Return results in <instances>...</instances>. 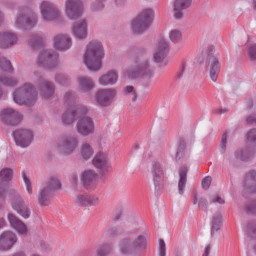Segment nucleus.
<instances>
[{
  "label": "nucleus",
  "mask_w": 256,
  "mask_h": 256,
  "mask_svg": "<svg viewBox=\"0 0 256 256\" xmlns=\"http://www.w3.org/2000/svg\"><path fill=\"white\" fill-rule=\"evenodd\" d=\"M246 186L251 192L256 193V172L252 171L248 172L246 177Z\"/></svg>",
  "instance_id": "473e14b6"
},
{
  "label": "nucleus",
  "mask_w": 256,
  "mask_h": 256,
  "mask_svg": "<svg viewBox=\"0 0 256 256\" xmlns=\"http://www.w3.org/2000/svg\"><path fill=\"white\" fill-rule=\"evenodd\" d=\"M249 56L252 60L256 59V44L252 45L248 50Z\"/></svg>",
  "instance_id": "6e6d98bb"
},
{
  "label": "nucleus",
  "mask_w": 256,
  "mask_h": 256,
  "mask_svg": "<svg viewBox=\"0 0 256 256\" xmlns=\"http://www.w3.org/2000/svg\"><path fill=\"white\" fill-rule=\"evenodd\" d=\"M98 174L93 170L84 171L82 175V180L84 187L87 189L95 188L98 181Z\"/></svg>",
  "instance_id": "bb28decb"
},
{
  "label": "nucleus",
  "mask_w": 256,
  "mask_h": 256,
  "mask_svg": "<svg viewBox=\"0 0 256 256\" xmlns=\"http://www.w3.org/2000/svg\"><path fill=\"white\" fill-rule=\"evenodd\" d=\"M212 202L213 203H218L220 204H224V200L220 196L216 195L214 198H212Z\"/></svg>",
  "instance_id": "bf43d9fd"
},
{
  "label": "nucleus",
  "mask_w": 256,
  "mask_h": 256,
  "mask_svg": "<svg viewBox=\"0 0 256 256\" xmlns=\"http://www.w3.org/2000/svg\"><path fill=\"white\" fill-rule=\"evenodd\" d=\"M254 104V100L252 98L249 100L248 102V106L249 108H252Z\"/></svg>",
  "instance_id": "69168bd1"
},
{
  "label": "nucleus",
  "mask_w": 256,
  "mask_h": 256,
  "mask_svg": "<svg viewBox=\"0 0 256 256\" xmlns=\"http://www.w3.org/2000/svg\"><path fill=\"white\" fill-rule=\"evenodd\" d=\"M77 132L82 136H87L94 132V124L92 118L84 116L80 118L76 123Z\"/></svg>",
  "instance_id": "a211bd4d"
},
{
  "label": "nucleus",
  "mask_w": 256,
  "mask_h": 256,
  "mask_svg": "<svg viewBox=\"0 0 256 256\" xmlns=\"http://www.w3.org/2000/svg\"><path fill=\"white\" fill-rule=\"evenodd\" d=\"M23 180L24 182V184L26 188V190L28 193L30 195L32 193V183L30 179L26 176V174L22 176Z\"/></svg>",
  "instance_id": "09e8293b"
},
{
  "label": "nucleus",
  "mask_w": 256,
  "mask_h": 256,
  "mask_svg": "<svg viewBox=\"0 0 256 256\" xmlns=\"http://www.w3.org/2000/svg\"><path fill=\"white\" fill-rule=\"evenodd\" d=\"M158 256H166L165 243L162 240H159Z\"/></svg>",
  "instance_id": "864d4df0"
},
{
  "label": "nucleus",
  "mask_w": 256,
  "mask_h": 256,
  "mask_svg": "<svg viewBox=\"0 0 256 256\" xmlns=\"http://www.w3.org/2000/svg\"><path fill=\"white\" fill-rule=\"evenodd\" d=\"M54 47L60 51H66L72 46V40L68 34H60L54 36L53 42Z\"/></svg>",
  "instance_id": "412c9836"
},
{
  "label": "nucleus",
  "mask_w": 256,
  "mask_h": 256,
  "mask_svg": "<svg viewBox=\"0 0 256 256\" xmlns=\"http://www.w3.org/2000/svg\"><path fill=\"white\" fill-rule=\"evenodd\" d=\"M74 203L78 206H93L98 202V198L92 195L86 194H78L74 198Z\"/></svg>",
  "instance_id": "4be33fe9"
},
{
  "label": "nucleus",
  "mask_w": 256,
  "mask_h": 256,
  "mask_svg": "<svg viewBox=\"0 0 256 256\" xmlns=\"http://www.w3.org/2000/svg\"><path fill=\"white\" fill-rule=\"evenodd\" d=\"M222 216L220 212H216L212 216L211 228V236H212L214 231L219 230L222 222Z\"/></svg>",
  "instance_id": "c9c22d12"
},
{
  "label": "nucleus",
  "mask_w": 256,
  "mask_h": 256,
  "mask_svg": "<svg viewBox=\"0 0 256 256\" xmlns=\"http://www.w3.org/2000/svg\"><path fill=\"white\" fill-rule=\"evenodd\" d=\"M92 164L98 170L102 176L106 174L111 168V164L108 161V154L102 152H99L94 156Z\"/></svg>",
  "instance_id": "dca6fc26"
},
{
  "label": "nucleus",
  "mask_w": 256,
  "mask_h": 256,
  "mask_svg": "<svg viewBox=\"0 0 256 256\" xmlns=\"http://www.w3.org/2000/svg\"><path fill=\"white\" fill-rule=\"evenodd\" d=\"M75 114L74 112L66 111L62 116V122L66 124H70L73 122L74 120Z\"/></svg>",
  "instance_id": "37998d69"
},
{
  "label": "nucleus",
  "mask_w": 256,
  "mask_h": 256,
  "mask_svg": "<svg viewBox=\"0 0 256 256\" xmlns=\"http://www.w3.org/2000/svg\"><path fill=\"white\" fill-rule=\"evenodd\" d=\"M55 80L56 82L62 85H66L69 82L68 76L62 74H57L56 76Z\"/></svg>",
  "instance_id": "49530a36"
},
{
  "label": "nucleus",
  "mask_w": 256,
  "mask_h": 256,
  "mask_svg": "<svg viewBox=\"0 0 256 256\" xmlns=\"http://www.w3.org/2000/svg\"><path fill=\"white\" fill-rule=\"evenodd\" d=\"M116 93V90L114 88L99 90L94 94V100L98 104L101 106H108L114 100Z\"/></svg>",
  "instance_id": "4468645a"
},
{
  "label": "nucleus",
  "mask_w": 256,
  "mask_h": 256,
  "mask_svg": "<svg viewBox=\"0 0 256 256\" xmlns=\"http://www.w3.org/2000/svg\"><path fill=\"white\" fill-rule=\"evenodd\" d=\"M80 153L83 159L88 160L92 155L94 150L90 144L84 143L80 147Z\"/></svg>",
  "instance_id": "e433bc0d"
},
{
  "label": "nucleus",
  "mask_w": 256,
  "mask_h": 256,
  "mask_svg": "<svg viewBox=\"0 0 256 256\" xmlns=\"http://www.w3.org/2000/svg\"><path fill=\"white\" fill-rule=\"evenodd\" d=\"M45 40V37L42 34H36L30 36L29 43L34 48H36L38 46L42 45Z\"/></svg>",
  "instance_id": "f704fd0d"
},
{
  "label": "nucleus",
  "mask_w": 256,
  "mask_h": 256,
  "mask_svg": "<svg viewBox=\"0 0 256 256\" xmlns=\"http://www.w3.org/2000/svg\"><path fill=\"white\" fill-rule=\"evenodd\" d=\"M18 40L17 36L11 32L0 33V47L8 48L15 44Z\"/></svg>",
  "instance_id": "c756f323"
},
{
  "label": "nucleus",
  "mask_w": 256,
  "mask_h": 256,
  "mask_svg": "<svg viewBox=\"0 0 256 256\" xmlns=\"http://www.w3.org/2000/svg\"><path fill=\"white\" fill-rule=\"evenodd\" d=\"M154 67L152 65L146 54L144 52L138 54L132 68H128L124 72L129 78L140 76L143 79H150L154 76Z\"/></svg>",
  "instance_id": "f03ea898"
},
{
  "label": "nucleus",
  "mask_w": 256,
  "mask_h": 256,
  "mask_svg": "<svg viewBox=\"0 0 256 256\" xmlns=\"http://www.w3.org/2000/svg\"><path fill=\"white\" fill-rule=\"evenodd\" d=\"M104 56L102 43L96 40L90 42L84 54V62L88 68L92 71L99 70L102 66V60Z\"/></svg>",
  "instance_id": "f257e3e1"
},
{
  "label": "nucleus",
  "mask_w": 256,
  "mask_h": 256,
  "mask_svg": "<svg viewBox=\"0 0 256 256\" xmlns=\"http://www.w3.org/2000/svg\"><path fill=\"white\" fill-rule=\"evenodd\" d=\"M207 200L205 199H201L199 202L200 206L202 207L203 210H205L207 206Z\"/></svg>",
  "instance_id": "680f3d73"
},
{
  "label": "nucleus",
  "mask_w": 256,
  "mask_h": 256,
  "mask_svg": "<svg viewBox=\"0 0 256 256\" xmlns=\"http://www.w3.org/2000/svg\"><path fill=\"white\" fill-rule=\"evenodd\" d=\"M13 174V170L10 168H4L0 170V199L4 198L7 188L6 184L12 179Z\"/></svg>",
  "instance_id": "5701e85b"
},
{
  "label": "nucleus",
  "mask_w": 256,
  "mask_h": 256,
  "mask_svg": "<svg viewBox=\"0 0 256 256\" xmlns=\"http://www.w3.org/2000/svg\"><path fill=\"white\" fill-rule=\"evenodd\" d=\"M106 0H95L94 3L92 4L91 8L93 10H97L103 8V2Z\"/></svg>",
  "instance_id": "3c124183"
},
{
  "label": "nucleus",
  "mask_w": 256,
  "mask_h": 256,
  "mask_svg": "<svg viewBox=\"0 0 256 256\" xmlns=\"http://www.w3.org/2000/svg\"><path fill=\"white\" fill-rule=\"evenodd\" d=\"M256 152V149L250 146L238 149L234 152L236 158L242 161H247L252 158Z\"/></svg>",
  "instance_id": "7c9ffc66"
},
{
  "label": "nucleus",
  "mask_w": 256,
  "mask_h": 256,
  "mask_svg": "<svg viewBox=\"0 0 256 256\" xmlns=\"http://www.w3.org/2000/svg\"><path fill=\"white\" fill-rule=\"evenodd\" d=\"M0 70L4 72H12V68L10 61L6 60L4 58L0 60Z\"/></svg>",
  "instance_id": "c03bdc74"
},
{
  "label": "nucleus",
  "mask_w": 256,
  "mask_h": 256,
  "mask_svg": "<svg viewBox=\"0 0 256 256\" xmlns=\"http://www.w3.org/2000/svg\"><path fill=\"white\" fill-rule=\"evenodd\" d=\"M7 218L11 228H14L17 232L22 235H26L28 230L25 224L14 214L8 212Z\"/></svg>",
  "instance_id": "393cba45"
},
{
  "label": "nucleus",
  "mask_w": 256,
  "mask_h": 256,
  "mask_svg": "<svg viewBox=\"0 0 256 256\" xmlns=\"http://www.w3.org/2000/svg\"><path fill=\"white\" fill-rule=\"evenodd\" d=\"M17 238L12 231L4 232L0 236V250H8L16 242Z\"/></svg>",
  "instance_id": "a878e982"
},
{
  "label": "nucleus",
  "mask_w": 256,
  "mask_h": 256,
  "mask_svg": "<svg viewBox=\"0 0 256 256\" xmlns=\"http://www.w3.org/2000/svg\"><path fill=\"white\" fill-rule=\"evenodd\" d=\"M32 78L38 84L40 94L42 98L48 99L53 96L54 92L53 84L44 80L43 75L40 72L34 71L32 76Z\"/></svg>",
  "instance_id": "9d476101"
},
{
  "label": "nucleus",
  "mask_w": 256,
  "mask_h": 256,
  "mask_svg": "<svg viewBox=\"0 0 256 256\" xmlns=\"http://www.w3.org/2000/svg\"><path fill=\"white\" fill-rule=\"evenodd\" d=\"M154 12L150 8L144 9L139 15L130 23V30L136 34H140L151 24L154 18Z\"/></svg>",
  "instance_id": "39448f33"
},
{
  "label": "nucleus",
  "mask_w": 256,
  "mask_h": 256,
  "mask_svg": "<svg viewBox=\"0 0 256 256\" xmlns=\"http://www.w3.org/2000/svg\"><path fill=\"white\" fill-rule=\"evenodd\" d=\"M72 33L77 39H86L88 34V24L86 21L84 20H80L75 22L72 26Z\"/></svg>",
  "instance_id": "b1692460"
},
{
  "label": "nucleus",
  "mask_w": 256,
  "mask_h": 256,
  "mask_svg": "<svg viewBox=\"0 0 256 256\" xmlns=\"http://www.w3.org/2000/svg\"><path fill=\"white\" fill-rule=\"evenodd\" d=\"M78 96L74 92L69 90L65 93L64 100L66 104L69 105L74 104Z\"/></svg>",
  "instance_id": "4c0bfd02"
},
{
  "label": "nucleus",
  "mask_w": 256,
  "mask_h": 256,
  "mask_svg": "<svg viewBox=\"0 0 256 256\" xmlns=\"http://www.w3.org/2000/svg\"><path fill=\"white\" fill-rule=\"evenodd\" d=\"M164 168L161 164L156 162L153 164L152 173L156 190H159L160 188V182L164 178Z\"/></svg>",
  "instance_id": "cd10ccee"
},
{
  "label": "nucleus",
  "mask_w": 256,
  "mask_h": 256,
  "mask_svg": "<svg viewBox=\"0 0 256 256\" xmlns=\"http://www.w3.org/2000/svg\"><path fill=\"white\" fill-rule=\"evenodd\" d=\"M1 118L6 124L14 126L20 122L22 116L18 112L11 108H8L2 112Z\"/></svg>",
  "instance_id": "aec40b11"
},
{
  "label": "nucleus",
  "mask_w": 256,
  "mask_h": 256,
  "mask_svg": "<svg viewBox=\"0 0 256 256\" xmlns=\"http://www.w3.org/2000/svg\"><path fill=\"white\" fill-rule=\"evenodd\" d=\"M78 145V139L74 136H64L60 138L57 144L60 153L64 155L72 154Z\"/></svg>",
  "instance_id": "ddd939ff"
},
{
  "label": "nucleus",
  "mask_w": 256,
  "mask_h": 256,
  "mask_svg": "<svg viewBox=\"0 0 256 256\" xmlns=\"http://www.w3.org/2000/svg\"><path fill=\"white\" fill-rule=\"evenodd\" d=\"M88 109L86 106L83 105H79L76 106L75 110H74V113L75 115L77 114H84L88 112Z\"/></svg>",
  "instance_id": "de8ad7c7"
},
{
  "label": "nucleus",
  "mask_w": 256,
  "mask_h": 256,
  "mask_svg": "<svg viewBox=\"0 0 256 256\" xmlns=\"http://www.w3.org/2000/svg\"><path fill=\"white\" fill-rule=\"evenodd\" d=\"M64 10L66 17L70 20L80 18L83 12V5L80 0H66Z\"/></svg>",
  "instance_id": "f8f14e48"
},
{
  "label": "nucleus",
  "mask_w": 256,
  "mask_h": 256,
  "mask_svg": "<svg viewBox=\"0 0 256 256\" xmlns=\"http://www.w3.org/2000/svg\"><path fill=\"white\" fill-rule=\"evenodd\" d=\"M72 182L74 184H76L78 180V178L76 176H74L72 177Z\"/></svg>",
  "instance_id": "338daca9"
},
{
  "label": "nucleus",
  "mask_w": 256,
  "mask_h": 256,
  "mask_svg": "<svg viewBox=\"0 0 256 256\" xmlns=\"http://www.w3.org/2000/svg\"><path fill=\"white\" fill-rule=\"evenodd\" d=\"M170 50L168 42L164 38L160 40L153 54V58L155 62H162Z\"/></svg>",
  "instance_id": "6ab92c4d"
},
{
  "label": "nucleus",
  "mask_w": 256,
  "mask_h": 256,
  "mask_svg": "<svg viewBox=\"0 0 256 256\" xmlns=\"http://www.w3.org/2000/svg\"><path fill=\"white\" fill-rule=\"evenodd\" d=\"M188 169L186 167L182 166L179 170L180 180L178 183V192L183 194L186 182V175Z\"/></svg>",
  "instance_id": "72a5a7b5"
},
{
  "label": "nucleus",
  "mask_w": 256,
  "mask_h": 256,
  "mask_svg": "<svg viewBox=\"0 0 256 256\" xmlns=\"http://www.w3.org/2000/svg\"><path fill=\"white\" fill-rule=\"evenodd\" d=\"M17 80L11 77L0 75V84L6 86H14L16 84Z\"/></svg>",
  "instance_id": "58836bf2"
},
{
  "label": "nucleus",
  "mask_w": 256,
  "mask_h": 256,
  "mask_svg": "<svg viewBox=\"0 0 256 256\" xmlns=\"http://www.w3.org/2000/svg\"><path fill=\"white\" fill-rule=\"evenodd\" d=\"M146 242V238L143 236L138 234L137 231H132L121 240L119 247L123 254L136 255L144 246Z\"/></svg>",
  "instance_id": "7ed1b4c3"
},
{
  "label": "nucleus",
  "mask_w": 256,
  "mask_h": 256,
  "mask_svg": "<svg viewBox=\"0 0 256 256\" xmlns=\"http://www.w3.org/2000/svg\"><path fill=\"white\" fill-rule=\"evenodd\" d=\"M78 89L82 92H88L94 87L92 80L86 76H80L77 78Z\"/></svg>",
  "instance_id": "2f4dec72"
},
{
  "label": "nucleus",
  "mask_w": 256,
  "mask_h": 256,
  "mask_svg": "<svg viewBox=\"0 0 256 256\" xmlns=\"http://www.w3.org/2000/svg\"><path fill=\"white\" fill-rule=\"evenodd\" d=\"M9 197L12 209L22 218H28L30 215V210L19 193L16 190H12L10 192Z\"/></svg>",
  "instance_id": "1a4fd4ad"
},
{
  "label": "nucleus",
  "mask_w": 256,
  "mask_h": 256,
  "mask_svg": "<svg viewBox=\"0 0 256 256\" xmlns=\"http://www.w3.org/2000/svg\"><path fill=\"white\" fill-rule=\"evenodd\" d=\"M60 188V180L57 178H51L46 186L40 190L38 196V201L41 206H48L52 192Z\"/></svg>",
  "instance_id": "6e6552de"
},
{
  "label": "nucleus",
  "mask_w": 256,
  "mask_h": 256,
  "mask_svg": "<svg viewBox=\"0 0 256 256\" xmlns=\"http://www.w3.org/2000/svg\"><path fill=\"white\" fill-rule=\"evenodd\" d=\"M58 54L51 50H44L39 54L36 60L38 66L52 69L58 64Z\"/></svg>",
  "instance_id": "9b49d317"
},
{
  "label": "nucleus",
  "mask_w": 256,
  "mask_h": 256,
  "mask_svg": "<svg viewBox=\"0 0 256 256\" xmlns=\"http://www.w3.org/2000/svg\"><path fill=\"white\" fill-rule=\"evenodd\" d=\"M125 92L127 94H129L130 92H132L133 97L132 98V100H135L136 98V96L134 92V88L132 86H126L124 88Z\"/></svg>",
  "instance_id": "13d9d810"
},
{
  "label": "nucleus",
  "mask_w": 256,
  "mask_h": 256,
  "mask_svg": "<svg viewBox=\"0 0 256 256\" xmlns=\"http://www.w3.org/2000/svg\"><path fill=\"white\" fill-rule=\"evenodd\" d=\"M124 2V0H115V3L117 6H120Z\"/></svg>",
  "instance_id": "774afa93"
},
{
  "label": "nucleus",
  "mask_w": 256,
  "mask_h": 256,
  "mask_svg": "<svg viewBox=\"0 0 256 256\" xmlns=\"http://www.w3.org/2000/svg\"><path fill=\"white\" fill-rule=\"evenodd\" d=\"M118 79V72L114 70H110L98 78V82L102 86H112L116 84Z\"/></svg>",
  "instance_id": "c85d7f7f"
},
{
  "label": "nucleus",
  "mask_w": 256,
  "mask_h": 256,
  "mask_svg": "<svg viewBox=\"0 0 256 256\" xmlns=\"http://www.w3.org/2000/svg\"><path fill=\"white\" fill-rule=\"evenodd\" d=\"M14 102L19 105L30 106L37 99V92L34 86L26 82L18 88L13 94Z\"/></svg>",
  "instance_id": "20e7f679"
},
{
  "label": "nucleus",
  "mask_w": 256,
  "mask_h": 256,
  "mask_svg": "<svg viewBox=\"0 0 256 256\" xmlns=\"http://www.w3.org/2000/svg\"><path fill=\"white\" fill-rule=\"evenodd\" d=\"M111 250L109 245H100L96 249V256H106Z\"/></svg>",
  "instance_id": "79ce46f5"
},
{
  "label": "nucleus",
  "mask_w": 256,
  "mask_h": 256,
  "mask_svg": "<svg viewBox=\"0 0 256 256\" xmlns=\"http://www.w3.org/2000/svg\"><path fill=\"white\" fill-rule=\"evenodd\" d=\"M247 142L256 149V129H252L248 133Z\"/></svg>",
  "instance_id": "ea45409f"
},
{
  "label": "nucleus",
  "mask_w": 256,
  "mask_h": 256,
  "mask_svg": "<svg viewBox=\"0 0 256 256\" xmlns=\"http://www.w3.org/2000/svg\"><path fill=\"white\" fill-rule=\"evenodd\" d=\"M185 148L186 145L184 142L181 143L180 144L176 153V158H180L182 156L184 152Z\"/></svg>",
  "instance_id": "5fc2aeb1"
},
{
  "label": "nucleus",
  "mask_w": 256,
  "mask_h": 256,
  "mask_svg": "<svg viewBox=\"0 0 256 256\" xmlns=\"http://www.w3.org/2000/svg\"><path fill=\"white\" fill-rule=\"evenodd\" d=\"M39 10L41 18L44 22L55 21L61 17L60 12L58 6L50 1L41 2L39 4Z\"/></svg>",
  "instance_id": "0eeeda50"
},
{
  "label": "nucleus",
  "mask_w": 256,
  "mask_h": 256,
  "mask_svg": "<svg viewBox=\"0 0 256 256\" xmlns=\"http://www.w3.org/2000/svg\"><path fill=\"white\" fill-rule=\"evenodd\" d=\"M212 182V178L210 176L206 177L202 181V186L205 189L207 190L210 186Z\"/></svg>",
  "instance_id": "4d7b16f0"
},
{
  "label": "nucleus",
  "mask_w": 256,
  "mask_h": 256,
  "mask_svg": "<svg viewBox=\"0 0 256 256\" xmlns=\"http://www.w3.org/2000/svg\"><path fill=\"white\" fill-rule=\"evenodd\" d=\"M246 122L248 124H252L256 122V115H250L246 118Z\"/></svg>",
  "instance_id": "e2e57ef3"
},
{
  "label": "nucleus",
  "mask_w": 256,
  "mask_h": 256,
  "mask_svg": "<svg viewBox=\"0 0 256 256\" xmlns=\"http://www.w3.org/2000/svg\"><path fill=\"white\" fill-rule=\"evenodd\" d=\"M13 134L16 144L22 148L29 146L34 140V133L30 130H18Z\"/></svg>",
  "instance_id": "f3484780"
},
{
  "label": "nucleus",
  "mask_w": 256,
  "mask_h": 256,
  "mask_svg": "<svg viewBox=\"0 0 256 256\" xmlns=\"http://www.w3.org/2000/svg\"><path fill=\"white\" fill-rule=\"evenodd\" d=\"M226 134H224L220 142V148L222 150H224L226 148Z\"/></svg>",
  "instance_id": "052dcab7"
},
{
  "label": "nucleus",
  "mask_w": 256,
  "mask_h": 256,
  "mask_svg": "<svg viewBox=\"0 0 256 256\" xmlns=\"http://www.w3.org/2000/svg\"><path fill=\"white\" fill-rule=\"evenodd\" d=\"M179 0H176L174 3H176ZM179 8L184 9L189 7L192 3V0H180Z\"/></svg>",
  "instance_id": "603ef678"
},
{
  "label": "nucleus",
  "mask_w": 256,
  "mask_h": 256,
  "mask_svg": "<svg viewBox=\"0 0 256 256\" xmlns=\"http://www.w3.org/2000/svg\"><path fill=\"white\" fill-rule=\"evenodd\" d=\"M211 250V246L208 245L206 246L202 256H208Z\"/></svg>",
  "instance_id": "0e129e2a"
},
{
  "label": "nucleus",
  "mask_w": 256,
  "mask_h": 256,
  "mask_svg": "<svg viewBox=\"0 0 256 256\" xmlns=\"http://www.w3.org/2000/svg\"><path fill=\"white\" fill-rule=\"evenodd\" d=\"M244 232L250 236L256 238V226L248 224L244 228Z\"/></svg>",
  "instance_id": "8fccbe9b"
},
{
  "label": "nucleus",
  "mask_w": 256,
  "mask_h": 256,
  "mask_svg": "<svg viewBox=\"0 0 256 256\" xmlns=\"http://www.w3.org/2000/svg\"><path fill=\"white\" fill-rule=\"evenodd\" d=\"M170 40L174 43H178L180 42L182 38V32L178 30H172L169 34Z\"/></svg>",
  "instance_id": "a19ab883"
},
{
  "label": "nucleus",
  "mask_w": 256,
  "mask_h": 256,
  "mask_svg": "<svg viewBox=\"0 0 256 256\" xmlns=\"http://www.w3.org/2000/svg\"><path fill=\"white\" fill-rule=\"evenodd\" d=\"M210 52L208 54L206 62V68L209 71L210 76L212 81L216 82L217 80L220 70V65L218 60V54L215 52Z\"/></svg>",
  "instance_id": "2eb2a0df"
},
{
  "label": "nucleus",
  "mask_w": 256,
  "mask_h": 256,
  "mask_svg": "<svg viewBox=\"0 0 256 256\" xmlns=\"http://www.w3.org/2000/svg\"><path fill=\"white\" fill-rule=\"evenodd\" d=\"M38 20V16L34 12L26 8H20L17 14L14 24L18 28H31L36 24Z\"/></svg>",
  "instance_id": "423d86ee"
},
{
  "label": "nucleus",
  "mask_w": 256,
  "mask_h": 256,
  "mask_svg": "<svg viewBox=\"0 0 256 256\" xmlns=\"http://www.w3.org/2000/svg\"><path fill=\"white\" fill-rule=\"evenodd\" d=\"M180 0L174 4V16L176 19H181L183 16L182 9L179 8Z\"/></svg>",
  "instance_id": "a18cd8bd"
}]
</instances>
